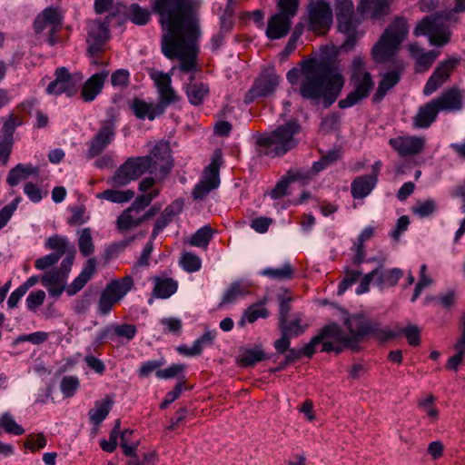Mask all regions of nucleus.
Here are the masks:
<instances>
[{
    "label": "nucleus",
    "instance_id": "f257e3e1",
    "mask_svg": "<svg viewBox=\"0 0 465 465\" xmlns=\"http://www.w3.org/2000/svg\"><path fill=\"white\" fill-rule=\"evenodd\" d=\"M200 6V0H154L153 3V10L166 30L162 36V52L170 60L179 59V68L183 73L193 71L197 65Z\"/></svg>",
    "mask_w": 465,
    "mask_h": 465
},
{
    "label": "nucleus",
    "instance_id": "f03ea898",
    "mask_svg": "<svg viewBox=\"0 0 465 465\" xmlns=\"http://www.w3.org/2000/svg\"><path fill=\"white\" fill-rule=\"evenodd\" d=\"M286 78L294 92L312 104L322 102L330 107L338 98L344 85L341 74L335 73V66L327 58H308L292 68Z\"/></svg>",
    "mask_w": 465,
    "mask_h": 465
},
{
    "label": "nucleus",
    "instance_id": "7ed1b4c3",
    "mask_svg": "<svg viewBox=\"0 0 465 465\" xmlns=\"http://www.w3.org/2000/svg\"><path fill=\"white\" fill-rule=\"evenodd\" d=\"M301 132L300 123L290 120L272 131L257 133L252 136L255 152L260 157H283L298 146Z\"/></svg>",
    "mask_w": 465,
    "mask_h": 465
},
{
    "label": "nucleus",
    "instance_id": "20e7f679",
    "mask_svg": "<svg viewBox=\"0 0 465 465\" xmlns=\"http://www.w3.org/2000/svg\"><path fill=\"white\" fill-rule=\"evenodd\" d=\"M317 351H276L275 352H266L265 351H240L235 356V363L242 369H250L258 363L270 360L276 364L271 368V372H278L289 365L296 362L298 360L305 357L311 359Z\"/></svg>",
    "mask_w": 465,
    "mask_h": 465
},
{
    "label": "nucleus",
    "instance_id": "39448f33",
    "mask_svg": "<svg viewBox=\"0 0 465 465\" xmlns=\"http://www.w3.org/2000/svg\"><path fill=\"white\" fill-rule=\"evenodd\" d=\"M350 70V83L353 86V90L344 99L339 101L338 106L341 109L351 107L367 98L374 87L372 75L367 71L363 56H355L351 61Z\"/></svg>",
    "mask_w": 465,
    "mask_h": 465
},
{
    "label": "nucleus",
    "instance_id": "423d86ee",
    "mask_svg": "<svg viewBox=\"0 0 465 465\" xmlns=\"http://www.w3.org/2000/svg\"><path fill=\"white\" fill-rule=\"evenodd\" d=\"M408 33L407 19L403 16L395 17L372 47L373 60L379 64L389 61L394 56Z\"/></svg>",
    "mask_w": 465,
    "mask_h": 465
},
{
    "label": "nucleus",
    "instance_id": "0eeeda50",
    "mask_svg": "<svg viewBox=\"0 0 465 465\" xmlns=\"http://www.w3.org/2000/svg\"><path fill=\"white\" fill-rule=\"evenodd\" d=\"M344 325L349 331L348 343L351 346L358 343L369 335L381 341H387L397 338L398 333L389 328H381L380 324L368 319L363 314H353L344 320Z\"/></svg>",
    "mask_w": 465,
    "mask_h": 465
},
{
    "label": "nucleus",
    "instance_id": "6e6552de",
    "mask_svg": "<svg viewBox=\"0 0 465 465\" xmlns=\"http://www.w3.org/2000/svg\"><path fill=\"white\" fill-rule=\"evenodd\" d=\"M33 28L35 34L48 30L46 41L51 45H63L69 39V26L64 28V15L58 7H46L35 17Z\"/></svg>",
    "mask_w": 465,
    "mask_h": 465
},
{
    "label": "nucleus",
    "instance_id": "1a4fd4ad",
    "mask_svg": "<svg viewBox=\"0 0 465 465\" xmlns=\"http://www.w3.org/2000/svg\"><path fill=\"white\" fill-rule=\"evenodd\" d=\"M153 164L152 159L149 157H130L108 179V183H111L114 187L125 186L145 173H149L148 170Z\"/></svg>",
    "mask_w": 465,
    "mask_h": 465
},
{
    "label": "nucleus",
    "instance_id": "9d476101",
    "mask_svg": "<svg viewBox=\"0 0 465 465\" xmlns=\"http://www.w3.org/2000/svg\"><path fill=\"white\" fill-rule=\"evenodd\" d=\"M307 11L308 30L317 36L326 35L333 22V14L330 4L324 0L311 1Z\"/></svg>",
    "mask_w": 465,
    "mask_h": 465
},
{
    "label": "nucleus",
    "instance_id": "9b49d317",
    "mask_svg": "<svg viewBox=\"0 0 465 465\" xmlns=\"http://www.w3.org/2000/svg\"><path fill=\"white\" fill-rule=\"evenodd\" d=\"M109 37L107 28L100 22H92L87 33V54L92 58V63L98 66L109 64V59H104L106 42Z\"/></svg>",
    "mask_w": 465,
    "mask_h": 465
},
{
    "label": "nucleus",
    "instance_id": "f8f14e48",
    "mask_svg": "<svg viewBox=\"0 0 465 465\" xmlns=\"http://www.w3.org/2000/svg\"><path fill=\"white\" fill-rule=\"evenodd\" d=\"M133 285L134 280L131 276H124L108 283L99 299L98 310L100 313L103 315L109 313L114 306L133 288Z\"/></svg>",
    "mask_w": 465,
    "mask_h": 465
},
{
    "label": "nucleus",
    "instance_id": "ddd939ff",
    "mask_svg": "<svg viewBox=\"0 0 465 465\" xmlns=\"http://www.w3.org/2000/svg\"><path fill=\"white\" fill-rule=\"evenodd\" d=\"M54 76V80L47 85L46 93L54 95L65 94L69 97L78 93L79 86L84 79L82 73L72 74L64 66L55 69Z\"/></svg>",
    "mask_w": 465,
    "mask_h": 465
},
{
    "label": "nucleus",
    "instance_id": "4468645a",
    "mask_svg": "<svg viewBox=\"0 0 465 465\" xmlns=\"http://www.w3.org/2000/svg\"><path fill=\"white\" fill-rule=\"evenodd\" d=\"M348 334L344 333L337 323L323 326L302 349H314L322 344V349H335V346L350 347Z\"/></svg>",
    "mask_w": 465,
    "mask_h": 465
},
{
    "label": "nucleus",
    "instance_id": "2eb2a0df",
    "mask_svg": "<svg viewBox=\"0 0 465 465\" xmlns=\"http://www.w3.org/2000/svg\"><path fill=\"white\" fill-rule=\"evenodd\" d=\"M279 84V76L273 70H263L244 96V103L250 104L260 97L272 94Z\"/></svg>",
    "mask_w": 465,
    "mask_h": 465
},
{
    "label": "nucleus",
    "instance_id": "dca6fc26",
    "mask_svg": "<svg viewBox=\"0 0 465 465\" xmlns=\"http://www.w3.org/2000/svg\"><path fill=\"white\" fill-rule=\"evenodd\" d=\"M334 10L340 32L348 33L358 28L361 21L355 14L351 0H335Z\"/></svg>",
    "mask_w": 465,
    "mask_h": 465
},
{
    "label": "nucleus",
    "instance_id": "f3484780",
    "mask_svg": "<svg viewBox=\"0 0 465 465\" xmlns=\"http://www.w3.org/2000/svg\"><path fill=\"white\" fill-rule=\"evenodd\" d=\"M146 157L151 158L153 163L148 170L151 174L165 177L173 166L168 143H158Z\"/></svg>",
    "mask_w": 465,
    "mask_h": 465
},
{
    "label": "nucleus",
    "instance_id": "a211bd4d",
    "mask_svg": "<svg viewBox=\"0 0 465 465\" xmlns=\"http://www.w3.org/2000/svg\"><path fill=\"white\" fill-rule=\"evenodd\" d=\"M115 135L114 120H105L101 123L98 133L91 139L87 151V157L93 159L101 154L112 143Z\"/></svg>",
    "mask_w": 465,
    "mask_h": 465
},
{
    "label": "nucleus",
    "instance_id": "6ab92c4d",
    "mask_svg": "<svg viewBox=\"0 0 465 465\" xmlns=\"http://www.w3.org/2000/svg\"><path fill=\"white\" fill-rule=\"evenodd\" d=\"M404 68L405 64L402 60L395 59L393 61V68L385 73L379 82L377 90L372 96L373 103H380L387 93L399 84Z\"/></svg>",
    "mask_w": 465,
    "mask_h": 465
},
{
    "label": "nucleus",
    "instance_id": "aec40b11",
    "mask_svg": "<svg viewBox=\"0 0 465 465\" xmlns=\"http://www.w3.org/2000/svg\"><path fill=\"white\" fill-rule=\"evenodd\" d=\"M389 144L402 157L420 153L425 146V139L418 136H398L391 138Z\"/></svg>",
    "mask_w": 465,
    "mask_h": 465
},
{
    "label": "nucleus",
    "instance_id": "412c9836",
    "mask_svg": "<svg viewBox=\"0 0 465 465\" xmlns=\"http://www.w3.org/2000/svg\"><path fill=\"white\" fill-rule=\"evenodd\" d=\"M455 62L452 60H446L440 63L434 70L430 77L428 79L423 93L430 95L440 88L450 76L451 72L455 68Z\"/></svg>",
    "mask_w": 465,
    "mask_h": 465
},
{
    "label": "nucleus",
    "instance_id": "4be33fe9",
    "mask_svg": "<svg viewBox=\"0 0 465 465\" xmlns=\"http://www.w3.org/2000/svg\"><path fill=\"white\" fill-rule=\"evenodd\" d=\"M32 103L25 102L19 104L15 109L9 114L2 127V138L14 141V133L15 129L24 124V116L22 113H30Z\"/></svg>",
    "mask_w": 465,
    "mask_h": 465
},
{
    "label": "nucleus",
    "instance_id": "5701e85b",
    "mask_svg": "<svg viewBox=\"0 0 465 465\" xmlns=\"http://www.w3.org/2000/svg\"><path fill=\"white\" fill-rule=\"evenodd\" d=\"M463 92L458 87L445 90L438 98L431 100L438 110L459 111L463 105Z\"/></svg>",
    "mask_w": 465,
    "mask_h": 465
},
{
    "label": "nucleus",
    "instance_id": "b1692460",
    "mask_svg": "<svg viewBox=\"0 0 465 465\" xmlns=\"http://www.w3.org/2000/svg\"><path fill=\"white\" fill-rule=\"evenodd\" d=\"M108 74V71L97 73L84 83L80 92V96L84 102H93L102 93Z\"/></svg>",
    "mask_w": 465,
    "mask_h": 465
},
{
    "label": "nucleus",
    "instance_id": "393cba45",
    "mask_svg": "<svg viewBox=\"0 0 465 465\" xmlns=\"http://www.w3.org/2000/svg\"><path fill=\"white\" fill-rule=\"evenodd\" d=\"M155 85L159 93L160 102L157 105L163 106V112L165 108L171 104L176 103L179 101V97L177 96L175 91L171 86V77L168 74L160 73L154 78Z\"/></svg>",
    "mask_w": 465,
    "mask_h": 465
},
{
    "label": "nucleus",
    "instance_id": "a878e982",
    "mask_svg": "<svg viewBox=\"0 0 465 465\" xmlns=\"http://www.w3.org/2000/svg\"><path fill=\"white\" fill-rule=\"evenodd\" d=\"M183 208V200L176 199L168 204L162 212L159 218L156 220L154 227L152 232V239H155L161 231H163L170 223L173 222Z\"/></svg>",
    "mask_w": 465,
    "mask_h": 465
},
{
    "label": "nucleus",
    "instance_id": "bb28decb",
    "mask_svg": "<svg viewBox=\"0 0 465 465\" xmlns=\"http://www.w3.org/2000/svg\"><path fill=\"white\" fill-rule=\"evenodd\" d=\"M291 17L281 14L273 15L268 21L267 37L271 40H275L286 36L291 29Z\"/></svg>",
    "mask_w": 465,
    "mask_h": 465
},
{
    "label": "nucleus",
    "instance_id": "cd10ccee",
    "mask_svg": "<svg viewBox=\"0 0 465 465\" xmlns=\"http://www.w3.org/2000/svg\"><path fill=\"white\" fill-rule=\"evenodd\" d=\"M184 91L189 103L194 106H200L203 104L204 99L210 94L208 84L194 81V76L189 78V82L185 84Z\"/></svg>",
    "mask_w": 465,
    "mask_h": 465
},
{
    "label": "nucleus",
    "instance_id": "c85d7f7f",
    "mask_svg": "<svg viewBox=\"0 0 465 465\" xmlns=\"http://www.w3.org/2000/svg\"><path fill=\"white\" fill-rule=\"evenodd\" d=\"M65 280L64 273L51 271L44 274L41 282L47 289L51 296L58 298L65 289Z\"/></svg>",
    "mask_w": 465,
    "mask_h": 465
},
{
    "label": "nucleus",
    "instance_id": "c756f323",
    "mask_svg": "<svg viewBox=\"0 0 465 465\" xmlns=\"http://www.w3.org/2000/svg\"><path fill=\"white\" fill-rule=\"evenodd\" d=\"M377 183L374 175H360L353 179L351 184V193L353 199L367 197L375 188Z\"/></svg>",
    "mask_w": 465,
    "mask_h": 465
},
{
    "label": "nucleus",
    "instance_id": "7c9ffc66",
    "mask_svg": "<svg viewBox=\"0 0 465 465\" xmlns=\"http://www.w3.org/2000/svg\"><path fill=\"white\" fill-rule=\"evenodd\" d=\"M114 400L113 395H106L104 400L96 401L94 402V408L91 409L88 412L90 421L94 425H100L110 413Z\"/></svg>",
    "mask_w": 465,
    "mask_h": 465
},
{
    "label": "nucleus",
    "instance_id": "2f4dec72",
    "mask_svg": "<svg viewBox=\"0 0 465 465\" xmlns=\"http://www.w3.org/2000/svg\"><path fill=\"white\" fill-rule=\"evenodd\" d=\"M439 110L432 101L419 108L417 114L413 117V125L416 128H428L435 122Z\"/></svg>",
    "mask_w": 465,
    "mask_h": 465
},
{
    "label": "nucleus",
    "instance_id": "473e14b6",
    "mask_svg": "<svg viewBox=\"0 0 465 465\" xmlns=\"http://www.w3.org/2000/svg\"><path fill=\"white\" fill-rule=\"evenodd\" d=\"M132 109L137 118L144 119L147 117L151 121L163 114V105L148 104L139 98L134 99Z\"/></svg>",
    "mask_w": 465,
    "mask_h": 465
},
{
    "label": "nucleus",
    "instance_id": "72a5a7b5",
    "mask_svg": "<svg viewBox=\"0 0 465 465\" xmlns=\"http://www.w3.org/2000/svg\"><path fill=\"white\" fill-rule=\"evenodd\" d=\"M388 0H361L357 11L361 15L371 12L372 19H381L388 13Z\"/></svg>",
    "mask_w": 465,
    "mask_h": 465
},
{
    "label": "nucleus",
    "instance_id": "f704fd0d",
    "mask_svg": "<svg viewBox=\"0 0 465 465\" xmlns=\"http://www.w3.org/2000/svg\"><path fill=\"white\" fill-rule=\"evenodd\" d=\"M39 173V168L33 165H25L23 163L17 164L12 168L7 175L6 183L14 187L16 186L21 180L28 178L30 175H37Z\"/></svg>",
    "mask_w": 465,
    "mask_h": 465
},
{
    "label": "nucleus",
    "instance_id": "c9c22d12",
    "mask_svg": "<svg viewBox=\"0 0 465 465\" xmlns=\"http://www.w3.org/2000/svg\"><path fill=\"white\" fill-rule=\"evenodd\" d=\"M136 332V326L129 323L112 325L107 329V334L111 341H120L122 342L131 341Z\"/></svg>",
    "mask_w": 465,
    "mask_h": 465
},
{
    "label": "nucleus",
    "instance_id": "e433bc0d",
    "mask_svg": "<svg viewBox=\"0 0 465 465\" xmlns=\"http://www.w3.org/2000/svg\"><path fill=\"white\" fill-rule=\"evenodd\" d=\"M154 281L155 285L153 289V294L156 298H169L177 291L178 284L172 278L155 277Z\"/></svg>",
    "mask_w": 465,
    "mask_h": 465
},
{
    "label": "nucleus",
    "instance_id": "4c0bfd02",
    "mask_svg": "<svg viewBox=\"0 0 465 465\" xmlns=\"http://www.w3.org/2000/svg\"><path fill=\"white\" fill-rule=\"evenodd\" d=\"M125 15L134 25H145L150 22L152 13L149 9L141 7L134 3L128 7Z\"/></svg>",
    "mask_w": 465,
    "mask_h": 465
},
{
    "label": "nucleus",
    "instance_id": "58836bf2",
    "mask_svg": "<svg viewBox=\"0 0 465 465\" xmlns=\"http://www.w3.org/2000/svg\"><path fill=\"white\" fill-rule=\"evenodd\" d=\"M96 197L112 203H124L131 201L134 197V192L133 190L119 191L107 189L97 193Z\"/></svg>",
    "mask_w": 465,
    "mask_h": 465
},
{
    "label": "nucleus",
    "instance_id": "ea45409f",
    "mask_svg": "<svg viewBox=\"0 0 465 465\" xmlns=\"http://www.w3.org/2000/svg\"><path fill=\"white\" fill-rule=\"evenodd\" d=\"M186 365L183 363H173L165 369L156 371L155 376L162 380L178 379L179 381H186Z\"/></svg>",
    "mask_w": 465,
    "mask_h": 465
},
{
    "label": "nucleus",
    "instance_id": "a19ab883",
    "mask_svg": "<svg viewBox=\"0 0 465 465\" xmlns=\"http://www.w3.org/2000/svg\"><path fill=\"white\" fill-rule=\"evenodd\" d=\"M223 163L221 150H216L212 158L211 163L204 169V177L217 184H220V168Z\"/></svg>",
    "mask_w": 465,
    "mask_h": 465
},
{
    "label": "nucleus",
    "instance_id": "79ce46f5",
    "mask_svg": "<svg viewBox=\"0 0 465 465\" xmlns=\"http://www.w3.org/2000/svg\"><path fill=\"white\" fill-rule=\"evenodd\" d=\"M59 389L64 398H73L80 389V380L75 375H64L60 381Z\"/></svg>",
    "mask_w": 465,
    "mask_h": 465
},
{
    "label": "nucleus",
    "instance_id": "37998d69",
    "mask_svg": "<svg viewBox=\"0 0 465 465\" xmlns=\"http://www.w3.org/2000/svg\"><path fill=\"white\" fill-rule=\"evenodd\" d=\"M140 217H137L135 211L131 207L125 209L118 217L116 224L120 231H127L133 227H138L142 223H138Z\"/></svg>",
    "mask_w": 465,
    "mask_h": 465
},
{
    "label": "nucleus",
    "instance_id": "c03bdc74",
    "mask_svg": "<svg viewBox=\"0 0 465 465\" xmlns=\"http://www.w3.org/2000/svg\"><path fill=\"white\" fill-rule=\"evenodd\" d=\"M214 231L210 225H205L200 228L195 233L192 235L189 243L192 246L206 249L210 241L213 238Z\"/></svg>",
    "mask_w": 465,
    "mask_h": 465
},
{
    "label": "nucleus",
    "instance_id": "a18cd8bd",
    "mask_svg": "<svg viewBox=\"0 0 465 465\" xmlns=\"http://www.w3.org/2000/svg\"><path fill=\"white\" fill-rule=\"evenodd\" d=\"M78 247L84 257L90 256L94 252V244L90 228H84L80 232Z\"/></svg>",
    "mask_w": 465,
    "mask_h": 465
},
{
    "label": "nucleus",
    "instance_id": "49530a36",
    "mask_svg": "<svg viewBox=\"0 0 465 465\" xmlns=\"http://www.w3.org/2000/svg\"><path fill=\"white\" fill-rule=\"evenodd\" d=\"M159 194L160 189L155 188L145 194L137 196L130 207L135 211L136 214H139L143 210L149 206L152 201Z\"/></svg>",
    "mask_w": 465,
    "mask_h": 465
},
{
    "label": "nucleus",
    "instance_id": "de8ad7c7",
    "mask_svg": "<svg viewBox=\"0 0 465 465\" xmlns=\"http://www.w3.org/2000/svg\"><path fill=\"white\" fill-rule=\"evenodd\" d=\"M262 274L277 280H291L294 274V268L290 263H286L282 268L265 269Z\"/></svg>",
    "mask_w": 465,
    "mask_h": 465
},
{
    "label": "nucleus",
    "instance_id": "09e8293b",
    "mask_svg": "<svg viewBox=\"0 0 465 465\" xmlns=\"http://www.w3.org/2000/svg\"><path fill=\"white\" fill-rule=\"evenodd\" d=\"M0 420H1L2 427L5 432H7L9 434L15 435V436L24 434V432H25L24 428L15 420V419L13 418V416L10 413H8V412L3 413L0 416Z\"/></svg>",
    "mask_w": 465,
    "mask_h": 465
},
{
    "label": "nucleus",
    "instance_id": "8fccbe9b",
    "mask_svg": "<svg viewBox=\"0 0 465 465\" xmlns=\"http://www.w3.org/2000/svg\"><path fill=\"white\" fill-rule=\"evenodd\" d=\"M437 28L436 18L430 15L423 17L413 31L415 36L430 35Z\"/></svg>",
    "mask_w": 465,
    "mask_h": 465
},
{
    "label": "nucleus",
    "instance_id": "3c124183",
    "mask_svg": "<svg viewBox=\"0 0 465 465\" xmlns=\"http://www.w3.org/2000/svg\"><path fill=\"white\" fill-rule=\"evenodd\" d=\"M180 264L186 272H194L201 269L202 261L197 255L185 252L181 256Z\"/></svg>",
    "mask_w": 465,
    "mask_h": 465
},
{
    "label": "nucleus",
    "instance_id": "603ef678",
    "mask_svg": "<svg viewBox=\"0 0 465 465\" xmlns=\"http://www.w3.org/2000/svg\"><path fill=\"white\" fill-rule=\"evenodd\" d=\"M45 246L50 250L55 251L54 254H58L59 259H61V257L65 254L70 248L66 239L59 235L48 238Z\"/></svg>",
    "mask_w": 465,
    "mask_h": 465
},
{
    "label": "nucleus",
    "instance_id": "864d4df0",
    "mask_svg": "<svg viewBox=\"0 0 465 465\" xmlns=\"http://www.w3.org/2000/svg\"><path fill=\"white\" fill-rule=\"evenodd\" d=\"M412 213L423 218L431 215L436 210V203L432 199L424 202L418 201L411 208Z\"/></svg>",
    "mask_w": 465,
    "mask_h": 465
},
{
    "label": "nucleus",
    "instance_id": "5fc2aeb1",
    "mask_svg": "<svg viewBox=\"0 0 465 465\" xmlns=\"http://www.w3.org/2000/svg\"><path fill=\"white\" fill-rule=\"evenodd\" d=\"M403 273L400 269H392L378 275L379 284L383 286H394L398 283L399 280L402 277Z\"/></svg>",
    "mask_w": 465,
    "mask_h": 465
},
{
    "label": "nucleus",
    "instance_id": "6e6d98bb",
    "mask_svg": "<svg viewBox=\"0 0 465 465\" xmlns=\"http://www.w3.org/2000/svg\"><path fill=\"white\" fill-rule=\"evenodd\" d=\"M219 184L203 178L197 183L193 191V196L195 200L204 198L212 190L216 189Z\"/></svg>",
    "mask_w": 465,
    "mask_h": 465
},
{
    "label": "nucleus",
    "instance_id": "4d7b16f0",
    "mask_svg": "<svg viewBox=\"0 0 465 465\" xmlns=\"http://www.w3.org/2000/svg\"><path fill=\"white\" fill-rule=\"evenodd\" d=\"M280 301V322H285L289 317V313L292 310L291 303L293 302V297L291 295L288 290L284 291V293L279 296Z\"/></svg>",
    "mask_w": 465,
    "mask_h": 465
},
{
    "label": "nucleus",
    "instance_id": "13d9d810",
    "mask_svg": "<svg viewBox=\"0 0 465 465\" xmlns=\"http://www.w3.org/2000/svg\"><path fill=\"white\" fill-rule=\"evenodd\" d=\"M279 13L288 17H294L297 15L299 0H279L277 3Z\"/></svg>",
    "mask_w": 465,
    "mask_h": 465
},
{
    "label": "nucleus",
    "instance_id": "bf43d9fd",
    "mask_svg": "<svg viewBox=\"0 0 465 465\" xmlns=\"http://www.w3.org/2000/svg\"><path fill=\"white\" fill-rule=\"evenodd\" d=\"M111 84L114 87L127 88L130 84V73L126 69L115 70L111 74Z\"/></svg>",
    "mask_w": 465,
    "mask_h": 465
},
{
    "label": "nucleus",
    "instance_id": "052dcab7",
    "mask_svg": "<svg viewBox=\"0 0 465 465\" xmlns=\"http://www.w3.org/2000/svg\"><path fill=\"white\" fill-rule=\"evenodd\" d=\"M164 363L163 359L160 360H150L142 363L139 369V377L146 378L150 376L153 371L161 370L160 367Z\"/></svg>",
    "mask_w": 465,
    "mask_h": 465
},
{
    "label": "nucleus",
    "instance_id": "680f3d73",
    "mask_svg": "<svg viewBox=\"0 0 465 465\" xmlns=\"http://www.w3.org/2000/svg\"><path fill=\"white\" fill-rule=\"evenodd\" d=\"M19 202L20 198H15L12 203L0 210V230L7 224L15 211L17 209Z\"/></svg>",
    "mask_w": 465,
    "mask_h": 465
},
{
    "label": "nucleus",
    "instance_id": "e2e57ef3",
    "mask_svg": "<svg viewBox=\"0 0 465 465\" xmlns=\"http://www.w3.org/2000/svg\"><path fill=\"white\" fill-rule=\"evenodd\" d=\"M360 275H361V272L358 271L347 270L345 272L344 278L339 284L338 293L339 294L343 293L351 285H352L353 283H355L358 281Z\"/></svg>",
    "mask_w": 465,
    "mask_h": 465
},
{
    "label": "nucleus",
    "instance_id": "0e129e2a",
    "mask_svg": "<svg viewBox=\"0 0 465 465\" xmlns=\"http://www.w3.org/2000/svg\"><path fill=\"white\" fill-rule=\"evenodd\" d=\"M243 292L240 283L235 282L230 286V288L224 292L223 296V300L221 305L232 303L236 301V299L242 295Z\"/></svg>",
    "mask_w": 465,
    "mask_h": 465
},
{
    "label": "nucleus",
    "instance_id": "69168bd1",
    "mask_svg": "<svg viewBox=\"0 0 465 465\" xmlns=\"http://www.w3.org/2000/svg\"><path fill=\"white\" fill-rule=\"evenodd\" d=\"M47 440L44 434L30 435L25 442V447L32 451L38 450L46 446Z\"/></svg>",
    "mask_w": 465,
    "mask_h": 465
},
{
    "label": "nucleus",
    "instance_id": "338daca9",
    "mask_svg": "<svg viewBox=\"0 0 465 465\" xmlns=\"http://www.w3.org/2000/svg\"><path fill=\"white\" fill-rule=\"evenodd\" d=\"M45 299L44 291L32 292L26 298L27 308L30 311H35L37 307L42 305Z\"/></svg>",
    "mask_w": 465,
    "mask_h": 465
},
{
    "label": "nucleus",
    "instance_id": "774afa93",
    "mask_svg": "<svg viewBox=\"0 0 465 465\" xmlns=\"http://www.w3.org/2000/svg\"><path fill=\"white\" fill-rule=\"evenodd\" d=\"M245 316L248 322L252 323L259 318H266L268 316V311L266 308L254 304L248 308L245 312Z\"/></svg>",
    "mask_w": 465,
    "mask_h": 465
}]
</instances>
